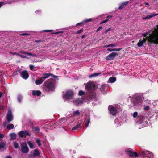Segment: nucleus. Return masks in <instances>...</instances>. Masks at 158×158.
I'll return each mask as SVG.
<instances>
[{"label": "nucleus", "instance_id": "1", "mask_svg": "<svg viewBox=\"0 0 158 158\" xmlns=\"http://www.w3.org/2000/svg\"><path fill=\"white\" fill-rule=\"evenodd\" d=\"M156 29H155L149 35L145 38H143L141 41L144 43L147 40L149 42L148 44L150 46L152 44H158V25L156 26Z\"/></svg>", "mask_w": 158, "mask_h": 158}, {"label": "nucleus", "instance_id": "2", "mask_svg": "<svg viewBox=\"0 0 158 158\" xmlns=\"http://www.w3.org/2000/svg\"><path fill=\"white\" fill-rule=\"evenodd\" d=\"M56 88L55 84L52 78L46 80L44 83L42 89L45 92H51L54 91Z\"/></svg>", "mask_w": 158, "mask_h": 158}, {"label": "nucleus", "instance_id": "3", "mask_svg": "<svg viewBox=\"0 0 158 158\" xmlns=\"http://www.w3.org/2000/svg\"><path fill=\"white\" fill-rule=\"evenodd\" d=\"M143 100L144 98L143 96L137 95L135 96L132 102L134 106H141Z\"/></svg>", "mask_w": 158, "mask_h": 158}, {"label": "nucleus", "instance_id": "4", "mask_svg": "<svg viewBox=\"0 0 158 158\" xmlns=\"http://www.w3.org/2000/svg\"><path fill=\"white\" fill-rule=\"evenodd\" d=\"M95 88V85L91 82H88L85 86V88L88 92H94L96 90Z\"/></svg>", "mask_w": 158, "mask_h": 158}, {"label": "nucleus", "instance_id": "5", "mask_svg": "<svg viewBox=\"0 0 158 158\" xmlns=\"http://www.w3.org/2000/svg\"><path fill=\"white\" fill-rule=\"evenodd\" d=\"M74 93L72 90H68L65 92V93L63 94V98L64 99H70L73 96Z\"/></svg>", "mask_w": 158, "mask_h": 158}, {"label": "nucleus", "instance_id": "6", "mask_svg": "<svg viewBox=\"0 0 158 158\" xmlns=\"http://www.w3.org/2000/svg\"><path fill=\"white\" fill-rule=\"evenodd\" d=\"M19 136L21 138H26L27 136H30L31 134L27 130L22 131L18 133Z\"/></svg>", "mask_w": 158, "mask_h": 158}, {"label": "nucleus", "instance_id": "7", "mask_svg": "<svg viewBox=\"0 0 158 158\" xmlns=\"http://www.w3.org/2000/svg\"><path fill=\"white\" fill-rule=\"evenodd\" d=\"M132 149L130 148L127 149L125 151L126 153L130 157H137L138 156V154L135 152H133Z\"/></svg>", "mask_w": 158, "mask_h": 158}, {"label": "nucleus", "instance_id": "8", "mask_svg": "<svg viewBox=\"0 0 158 158\" xmlns=\"http://www.w3.org/2000/svg\"><path fill=\"white\" fill-rule=\"evenodd\" d=\"M17 72H19L20 76L24 79H27L29 77V75L27 71H23L22 72H20L18 70L17 71H16L15 73H14V74L15 75H16L17 74L16 73Z\"/></svg>", "mask_w": 158, "mask_h": 158}, {"label": "nucleus", "instance_id": "9", "mask_svg": "<svg viewBox=\"0 0 158 158\" xmlns=\"http://www.w3.org/2000/svg\"><path fill=\"white\" fill-rule=\"evenodd\" d=\"M142 156L144 158H152L153 156L152 152L148 151H142Z\"/></svg>", "mask_w": 158, "mask_h": 158}, {"label": "nucleus", "instance_id": "10", "mask_svg": "<svg viewBox=\"0 0 158 158\" xmlns=\"http://www.w3.org/2000/svg\"><path fill=\"white\" fill-rule=\"evenodd\" d=\"M21 148L22 151L24 153H27L29 151V148L25 143H21Z\"/></svg>", "mask_w": 158, "mask_h": 158}, {"label": "nucleus", "instance_id": "11", "mask_svg": "<svg viewBox=\"0 0 158 158\" xmlns=\"http://www.w3.org/2000/svg\"><path fill=\"white\" fill-rule=\"evenodd\" d=\"M7 120L8 123H10L13 120L12 112L10 110H9L6 116Z\"/></svg>", "mask_w": 158, "mask_h": 158}, {"label": "nucleus", "instance_id": "12", "mask_svg": "<svg viewBox=\"0 0 158 158\" xmlns=\"http://www.w3.org/2000/svg\"><path fill=\"white\" fill-rule=\"evenodd\" d=\"M50 76L55 78H56L58 77L57 76H55L51 73H44L43 74V76L41 78L44 81L45 79L49 78Z\"/></svg>", "mask_w": 158, "mask_h": 158}, {"label": "nucleus", "instance_id": "13", "mask_svg": "<svg viewBox=\"0 0 158 158\" xmlns=\"http://www.w3.org/2000/svg\"><path fill=\"white\" fill-rule=\"evenodd\" d=\"M118 54L115 52H112L109 54L106 57V59L107 60H113Z\"/></svg>", "mask_w": 158, "mask_h": 158}, {"label": "nucleus", "instance_id": "14", "mask_svg": "<svg viewBox=\"0 0 158 158\" xmlns=\"http://www.w3.org/2000/svg\"><path fill=\"white\" fill-rule=\"evenodd\" d=\"M110 113L113 116L116 114L117 110L114 107H112L109 109Z\"/></svg>", "mask_w": 158, "mask_h": 158}, {"label": "nucleus", "instance_id": "15", "mask_svg": "<svg viewBox=\"0 0 158 158\" xmlns=\"http://www.w3.org/2000/svg\"><path fill=\"white\" fill-rule=\"evenodd\" d=\"M96 97V94L94 93H91L87 96V99L89 100H91Z\"/></svg>", "mask_w": 158, "mask_h": 158}, {"label": "nucleus", "instance_id": "16", "mask_svg": "<svg viewBox=\"0 0 158 158\" xmlns=\"http://www.w3.org/2000/svg\"><path fill=\"white\" fill-rule=\"evenodd\" d=\"M129 3L128 1L124 2L120 4V6L118 7L119 10L122 9L124 6Z\"/></svg>", "mask_w": 158, "mask_h": 158}, {"label": "nucleus", "instance_id": "17", "mask_svg": "<svg viewBox=\"0 0 158 158\" xmlns=\"http://www.w3.org/2000/svg\"><path fill=\"white\" fill-rule=\"evenodd\" d=\"M41 92L39 90H33L32 92V94L33 96H39L41 94Z\"/></svg>", "mask_w": 158, "mask_h": 158}, {"label": "nucleus", "instance_id": "18", "mask_svg": "<svg viewBox=\"0 0 158 158\" xmlns=\"http://www.w3.org/2000/svg\"><path fill=\"white\" fill-rule=\"evenodd\" d=\"M92 20V19H87L86 20H85L79 23H77L76 24V26H78V25H81V24H83L84 23H87V22H90Z\"/></svg>", "mask_w": 158, "mask_h": 158}, {"label": "nucleus", "instance_id": "19", "mask_svg": "<svg viewBox=\"0 0 158 158\" xmlns=\"http://www.w3.org/2000/svg\"><path fill=\"white\" fill-rule=\"evenodd\" d=\"M116 80V78L115 77H110L108 81V83H114L115 82Z\"/></svg>", "mask_w": 158, "mask_h": 158}, {"label": "nucleus", "instance_id": "20", "mask_svg": "<svg viewBox=\"0 0 158 158\" xmlns=\"http://www.w3.org/2000/svg\"><path fill=\"white\" fill-rule=\"evenodd\" d=\"M75 102L77 105L81 104L83 103V102L81 98H77L75 100Z\"/></svg>", "mask_w": 158, "mask_h": 158}, {"label": "nucleus", "instance_id": "21", "mask_svg": "<svg viewBox=\"0 0 158 158\" xmlns=\"http://www.w3.org/2000/svg\"><path fill=\"white\" fill-rule=\"evenodd\" d=\"M44 81V80H43L41 78L39 79H36L35 81V82L36 85H38L41 84Z\"/></svg>", "mask_w": 158, "mask_h": 158}, {"label": "nucleus", "instance_id": "22", "mask_svg": "<svg viewBox=\"0 0 158 158\" xmlns=\"http://www.w3.org/2000/svg\"><path fill=\"white\" fill-rule=\"evenodd\" d=\"M5 144L0 139V151L5 148Z\"/></svg>", "mask_w": 158, "mask_h": 158}, {"label": "nucleus", "instance_id": "23", "mask_svg": "<svg viewBox=\"0 0 158 158\" xmlns=\"http://www.w3.org/2000/svg\"><path fill=\"white\" fill-rule=\"evenodd\" d=\"M157 14H152L151 15H147L146 17L144 18H143V19H148L151 18L153 17L156 16Z\"/></svg>", "mask_w": 158, "mask_h": 158}, {"label": "nucleus", "instance_id": "24", "mask_svg": "<svg viewBox=\"0 0 158 158\" xmlns=\"http://www.w3.org/2000/svg\"><path fill=\"white\" fill-rule=\"evenodd\" d=\"M28 144L30 148L34 149L35 148V145L31 141H28Z\"/></svg>", "mask_w": 158, "mask_h": 158}, {"label": "nucleus", "instance_id": "25", "mask_svg": "<svg viewBox=\"0 0 158 158\" xmlns=\"http://www.w3.org/2000/svg\"><path fill=\"white\" fill-rule=\"evenodd\" d=\"M101 73H95L93 74H91L89 76V77L90 78H91L92 77L98 76Z\"/></svg>", "mask_w": 158, "mask_h": 158}, {"label": "nucleus", "instance_id": "26", "mask_svg": "<svg viewBox=\"0 0 158 158\" xmlns=\"http://www.w3.org/2000/svg\"><path fill=\"white\" fill-rule=\"evenodd\" d=\"M81 127V124L79 123L75 127H73L72 128V130H75Z\"/></svg>", "mask_w": 158, "mask_h": 158}, {"label": "nucleus", "instance_id": "27", "mask_svg": "<svg viewBox=\"0 0 158 158\" xmlns=\"http://www.w3.org/2000/svg\"><path fill=\"white\" fill-rule=\"evenodd\" d=\"M122 48H108L107 49V50L108 51H109L110 52L113 51H119Z\"/></svg>", "mask_w": 158, "mask_h": 158}, {"label": "nucleus", "instance_id": "28", "mask_svg": "<svg viewBox=\"0 0 158 158\" xmlns=\"http://www.w3.org/2000/svg\"><path fill=\"white\" fill-rule=\"evenodd\" d=\"M86 127H87L90 123V118H89L88 119H85V120Z\"/></svg>", "mask_w": 158, "mask_h": 158}, {"label": "nucleus", "instance_id": "29", "mask_svg": "<svg viewBox=\"0 0 158 158\" xmlns=\"http://www.w3.org/2000/svg\"><path fill=\"white\" fill-rule=\"evenodd\" d=\"M32 130L34 132H35L38 133L40 132V128L38 127H33L32 128Z\"/></svg>", "mask_w": 158, "mask_h": 158}, {"label": "nucleus", "instance_id": "30", "mask_svg": "<svg viewBox=\"0 0 158 158\" xmlns=\"http://www.w3.org/2000/svg\"><path fill=\"white\" fill-rule=\"evenodd\" d=\"M138 118H139V123H142L144 120V116H139Z\"/></svg>", "mask_w": 158, "mask_h": 158}, {"label": "nucleus", "instance_id": "31", "mask_svg": "<svg viewBox=\"0 0 158 158\" xmlns=\"http://www.w3.org/2000/svg\"><path fill=\"white\" fill-rule=\"evenodd\" d=\"M116 46V45L115 44H110L108 45H106L104 46L103 47L104 48H106L108 47H114Z\"/></svg>", "mask_w": 158, "mask_h": 158}, {"label": "nucleus", "instance_id": "32", "mask_svg": "<svg viewBox=\"0 0 158 158\" xmlns=\"http://www.w3.org/2000/svg\"><path fill=\"white\" fill-rule=\"evenodd\" d=\"M14 125L11 123L8 124L7 126V128L9 130L12 129L14 128Z\"/></svg>", "mask_w": 158, "mask_h": 158}, {"label": "nucleus", "instance_id": "33", "mask_svg": "<svg viewBox=\"0 0 158 158\" xmlns=\"http://www.w3.org/2000/svg\"><path fill=\"white\" fill-rule=\"evenodd\" d=\"M19 52L21 53H22V54H27L29 56H32V54L31 53H29V52H25L24 51H19Z\"/></svg>", "mask_w": 158, "mask_h": 158}, {"label": "nucleus", "instance_id": "34", "mask_svg": "<svg viewBox=\"0 0 158 158\" xmlns=\"http://www.w3.org/2000/svg\"><path fill=\"white\" fill-rule=\"evenodd\" d=\"M10 138H16L17 137V135L14 133H11L10 134Z\"/></svg>", "mask_w": 158, "mask_h": 158}, {"label": "nucleus", "instance_id": "35", "mask_svg": "<svg viewBox=\"0 0 158 158\" xmlns=\"http://www.w3.org/2000/svg\"><path fill=\"white\" fill-rule=\"evenodd\" d=\"M80 114V112L77 111H75L73 113V116H75L76 115H79Z\"/></svg>", "mask_w": 158, "mask_h": 158}, {"label": "nucleus", "instance_id": "36", "mask_svg": "<svg viewBox=\"0 0 158 158\" xmlns=\"http://www.w3.org/2000/svg\"><path fill=\"white\" fill-rule=\"evenodd\" d=\"M143 43L141 40H140L139 42L138 43L137 45L138 47H140L142 46Z\"/></svg>", "mask_w": 158, "mask_h": 158}, {"label": "nucleus", "instance_id": "37", "mask_svg": "<svg viewBox=\"0 0 158 158\" xmlns=\"http://www.w3.org/2000/svg\"><path fill=\"white\" fill-rule=\"evenodd\" d=\"M34 155L35 156H38L40 155V153L37 150H34Z\"/></svg>", "mask_w": 158, "mask_h": 158}, {"label": "nucleus", "instance_id": "38", "mask_svg": "<svg viewBox=\"0 0 158 158\" xmlns=\"http://www.w3.org/2000/svg\"><path fill=\"white\" fill-rule=\"evenodd\" d=\"M85 92L82 90H81L79 91L78 95L79 96H82L84 94Z\"/></svg>", "mask_w": 158, "mask_h": 158}, {"label": "nucleus", "instance_id": "39", "mask_svg": "<svg viewBox=\"0 0 158 158\" xmlns=\"http://www.w3.org/2000/svg\"><path fill=\"white\" fill-rule=\"evenodd\" d=\"M83 31V28L81 29L80 30H78L76 32V34H79L81 33Z\"/></svg>", "mask_w": 158, "mask_h": 158}, {"label": "nucleus", "instance_id": "40", "mask_svg": "<svg viewBox=\"0 0 158 158\" xmlns=\"http://www.w3.org/2000/svg\"><path fill=\"white\" fill-rule=\"evenodd\" d=\"M137 115H138V113H137V112H135L133 114V117L134 118H136L137 116Z\"/></svg>", "mask_w": 158, "mask_h": 158}, {"label": "nucleus", "instance_id": "41", "mask_svg": "<svg viewBox=\"0 0 158 158\" xmlns=\"http://www.w3.org/2000/svg\"><path fill=\"white\" fill-rule=\"evenodd\" d=\"M14 146L16 148H19V145L18 143H14Z\"/></svg>", "mask_w": 158, "mask_h": 158}, {"label": "nucleus", "instance_id": "42", "mask_svg": "<svg viewBox=\"0 0 158 158\" xmlns=\"http://www.w3.org/2000/svg\"><path fill=\"white\" fill-rule=\"evenodd\" d=\"M149 109H150L149 106H146L144 107V109L145 110V111H148V110H149Z\"/></svg>", "mask_w": 158, "mask_h": 158}, {"label": "nucleus", "instance_id": "43", "mask_svg": "<svg viewBox=\"0 0 158 158\" xmlns=\"http://www.w3.org/2000/svg\"><path fill=\"white\" fill-rule=\"evenodd\" d=\"M36 142L39 146H41V144L40 140L37 139L36 141Z\"/></svg>", "mask_w": 158, "mask_h": 158}, {"label": "nucleus", "instance_id": "44", "mask_svg": "<svg viewBox=\"0 0 158 158\" xmlns=\"http://www.w3.org/2000/svg\"><path fill=\"white\" fill-rule=\"evenodd\" d=\"M21 99H22V98H21V96H18V102H19L20 103L21 102Z\"/></svg>", "mask_w": 158, "mask_h": 158}, {"label": "nucleus", "instance_id": "45", "mask_svg": "<svg viewBox=\"0 0 158 158\" xmlns=\"http://www.w3.org/2000/svg\"><path fill=\"white\" fill-rule=\"evenodd\" d=\"M107 21H108V20H106H106H105L102 21L100 22V24H102L104 23L107 22Z\"/></svg>", "mask_w": 158, "mask_h": 158}, {"label": "nucleus", "instance_id": "46", "mask_svg": "<svg viewBox=\"0 0 158 158\" xmlns=\"http://www.w3.org/2000/svg\"><path fill=\"white\" fill-rule=\"evenodd\" d=\"M30 35L28 33H22L20 34L21 35H23V36H28L29 35Z\"/></svg>", "mask_w": 158, "mask_h": 158}, {"label": "nucleus", "instance_id": "47", "mask_svg": "<svg viewBox=\"0 0 158 158\" xmlns=\"http://www.w3.org/2000/svg\"><path fill=\"white\" fill-rule=\"evenodd\" d=\"M34 67V66L33 65H30V68L31 70H33Z\"/></svg>", "mask_w": 158, "mask_h": 158}, {"label": "nucleus", "instance_id": "48", "mask_svg": "<svg viewBox=\"0 0 158 158\" xmlns=\"http://www.w3.org/2000/svg\"><path fill=\"white\" fill-rule=\"evenodd\" d=\"M112 17V16H111V15H108V16H107L106 17V18L107 19H106V20H108H108L109 19H110Z\"/></svg>", "mask_w": 158, "mask_h": 158}, {"label": "nucleus", "instance_id": "49", "mask_svg": "<svg viewBox=\"0 0 158 158\" xmlns=\"http://www.w3.org/2000/svg\"><path fill=\"white\" fill-rule=\"evenodd\" d=\"M44 32H49L52 31V30H44Z\"/></svg>", "mask_w": 158, "mask_h": 158}, {"label": "nucleus", "instance_id": "50", "mask_svg": "<svg viewBox=\"0 0 158 158\" xmlns=\"http://www.w3.org/2000/svg\"><path fill=\"white\" fill-rule=\"evenodd\" d=\"M102 28V27H99L96 31V32H98Z\"/></svg>", "mask_w": 158, "mask_h": 158}, {"label": "nucleus", "instance_id": "51", "mask_svg": "<svg viewBox=\"0 0 158 158\" xmlns=\"http://www.w3.org/2000/svg\"><path fill=\"white\" fill-rule=\"evenodd\" d=\"M111 29L110 28L108 29L107 30H106L104 32V33L105 34H106Z\"/></svg>", "mask_w": 158, "mask_h": 158}, {"label": "nucleus", "instance_id": "52", "mask_svg": "<svg viewBox=\"0 0 158 158\" xmlns=\"http://www.w3.org/2000/svg\"><path fill=\"white\" fill-rule=\"evenodd\" d=\"M19 56L22 58H26V56H25L22 55L21 54H20L19 55Z\"/></svg>", "mask_w": 158, "mask_h": 158}, {"label": "nucleus", "instance_id": "53", "mask_svg": "<svg viewBox=\"0 0 158 158\" xmlns=\"http://www.w3.org/2000/svg\"><path fill=\"white\" fill-rule=\"evenodd\" d=\"M4 137V136L3 134H2L1 133H0V138H3Z\"/></svg>", "mask_w": 158, "mask_h": 158}, {"label": "nucleus", "instance_id": "54", "mask_svg": "<svg viewBox=\"0 0 158 158\" xmlns=\"http://www.w3.org/2000/svg\"><path fill=\"white\" fill-rule=\"evenodd\" d=\"M13 55H16L17 56H19V55H20V54H19L18 53H16V52H15V53H13Z\"/></svg>", "mask_w": 158, "mask_h": 158}, {"label": "nucleus", "instance_id": "55", "mask_svg": "<svg viewBox=\"0 0 158 158\" xmlns=\"http://www.w3.org/2000/svg\"><path fill=\"white\" fill-rule=\"evenodd\" d=\"M142 35L143 36V37H146L147 36V35H146V34H145V33H143V34H142Z\"/></svg>", "mask_w": 158, "mask_h": 158}, {"label": "nucleus", "instance_id": "56", "mask_svg": "<svg viewBox=\"0 0 158 158\" xmlns=\"http://www.w3.org/2000/svg\"><path fill=\"white\" fill-rule=\"evenodd\" d=\"M3 2H0V7H1L3 5Z\"/></svg>", "mask_w": 158, "mask_h": 158}, {"label": "nucleus", "instance_id": "57", "mask_svg": "<svg viewBox=\"0 0 158 158\" xmlns=\"http://www.w3.org/2000/svg\"><path fill=\"white\" fill-rule=\"evenodd\" d=\"M3 95V94L1 92H0V98H1Z\"/></svg>", "mask_w": 158, "mask_h": 158}, {"label": "nucleus", "instance_id": "58", "mask_svg": "<svg viewBox=\"0 0 158 158\" xmlns=\"http://www.w3.org/2000/svg\"><path fill=\"white\" fill-rule=\"evenodd\" d=\"M85 35H82L81 36V38H82V39H83L84 38Z\"/></svg>", "mask_w": 158, "mask_h": 158}, {"label": "nucleus", "instance_id": "59", "mask_svg": "<svg viewBox=\"0 0 158 158\" xmlns=\"http://www.w3.org/2000/svg\"><path fill=\"white\" fill-rule=\"evenodd\" d=\"M149 33V31H147V32H146L145 33L146 34V35H147L148 34L149 35V34H150Z\"/></svg>", "mask_w": 158, "mask_h": 158}, {"label": "nucleus", "instance_id": "60", "mask_svg": "<svg viewBox=\"0 0 158 158\" xmlns=\"http://www.w3.org/2000/svg\"><path fill=\"white\" fill-rule=\"evenodd\" d=\"M5 158H12V157L9 156H7Z\"/></svg>", "mask_w": 158, "mask_h": 158}, {"label": "nucleus", "instance_id": "61", "mask_svg": "<svg viewBox=\"0 0 158 158\" xmlns=\"http://www.w3.org/2000/svg\"><path fill=\"white\" fill-rule=\"evenodd\" d=\"M59 33H60L59 32H56L52 33V34H58Z\"/></svg>", "mask_w": 158, "mask_h": 158}, {"label": "nucleus", "instance_id": "62", "mask_svg": "<svg viewBox=\"0 0 158 158\" xmlns=\"http://www.w3.org/2000/svg\"><path fill=\"white\" fill-rule=\"evenodd\" d=\"M144 4H145L146 5H147L148 6H149V4L148 3H147V2L144 3Z\"/></svg>", "mask_w": 158, "mask_h": 158}, {"label": "nucleus", "instance_id": "63", "mask_svg": "<svg viewBox=\"0 0 158 158\" xmlns=\"http://www.w3.org/2000/svg\"><path fill=\"white\" fill-rule=\"evenodd\" d=\"M154 0V1H157V0Z\"/></svg>", "mask_w": 158, "mask_h": 158}]
</instances>
